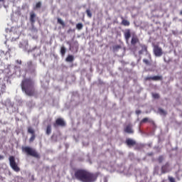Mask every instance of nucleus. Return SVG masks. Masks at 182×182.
Here are the masks:
<instances>
[{
  "label": "nucleus",
  "mask_w": 182,
  "mask_h": 182,
  "mask_svg": "<svg viewBox=\"0 0 182 182\" xmlns=\"http://www.w3.org/2000/svg\"><path fill=\"white\" fill-rule=\"evenodd\" d=\"M74 60H75V58L73 55H68L65 58L66 62H73Z\"/></svg>",
  "instance_id": "18"
},
{
  "label": "nucleus",
  "mask_w": 182,
  "mask_h": 182,
  "mask_svg": "<svg viewBox=\"0 0 182 182\" xmlns=\"http://www.w3.org/2000/svg\"><path fill=\"white\" fill-rule=\"evenodd\" d=\"M37 18V15L35 12H30V23H31V26H35L36 21Z\"/></svg>",
  "instance_id": "9"
},
{
  "label": "nucleus",
  "mask_w": 182,
  "mask_h": 182,
  "mask_svg": "<svg viewBox=\"0 0 182 182\" xmlns=\"http://www.w3.org/2000/svg\"><path fill=\"white\" fill-rule=\"evenodd\" d=\"M24 91L28 96H38V92L34 88V82L31 77L24 79Z\"/></svg>",
  "instance_id": "2"
},
{
  "label": "nucleus",
  "mask_w": 182,
  "mask_h": 182,
  "mask_svg": "<svg viewBox=\"0 0 182 182\" xmlns=\"http://www.w3.org/2000/svg\"><path fill=\"white\" fill-rule=\"evenodd\" d=\"M42 4L41 1L37 2V4H36V8H41Z\"/></svg>",
  "instance_id": "29"
},
{
  "label": "nucleus",
  "mask_w": 182,
  "mask_h": 182,
  "mask_svg": "<svg viewBox=\"0 0 182 182\" xmlns=\"http://www.w3.org/2000/svg\"><path fill=\"white\" fill-rule=\"evenodd\" d=\"M134 50H136V48H133Z\"/></svg>",
  "instance_id": "38"
},
{
  "label": "nucleus",
  "mask_w": 182,
  "mask_h": 182,
  "mask_svg": "<svg viewBox=\"0 0 182 182\" xmlns=\"http://www.w3.org/2000/svg\"><path fill=\"white\" fill-rule=\"evenodd\" d=\"M163 161H164V156H161L158 158V162H159V164H162Z\"/></svg>",
  "instance_id": "26"
},
{
  "label": "nucleus",
  "mask_w": 182,
  "mask_h": 182,
  "mask_svg": "<svg viewBox=\"0 0 182 182\" xmlns=\"http://www.w3.org/2000/svg\"><path fill=\"white\" fill-rule=\"evenodd\" d=\"M28 134H31V137L29 139V142L30 144H31L32 142H33L36 138V132L34 131V129H33V128H31V127H30L28 129Z\"/></svg>",
  "instance_id": "10"
},
{
  "label": "nucleus",
  "mask_w": 182,
  "mask_h": 182,
  "mask_svg": "<svg viewBox=\"0 0 182 182\" xmlns=\"http://www.w3.org/2000/svg\"><path fill=\"white\" fill-rule=\"evenodd\" d=\"M0 2H4V0H0Z\"/></svg>",
  "instance_id": "39"
},
{
  "label": "nucleus",
  "mask_w": 182,
  "mask_h": 182,
  "mask_svg": "<svg viewBox=\"0 0 182 182\" xmlns=\"http://www.w3.org/2000/svg\"><path fill=\"white\" fill-rule=\"evenodd\" d=\"M76 28H77V29H79V30L82 29L83 23H82L81 22L79 23H77Z\"/></svg>",
  "instance_id": "23"
},
{
  "label": "nucleus",
  "mask_w": 182,
  "mask_h": 182,
  "mask_svg": "<svg viewBox=\"0 0 182 182\" xmlns=\"http://www.w3.org/2000/svg\"><path fill=\"white\" fill-rule=\"evenodd\" d=\"M24 152L26 155L33 156V158H36L37 159H39L41 158L38 152H37L36 149H33V148H31L30 146H25Z\"/></svg>",
  "instance_id": "4"
},
{
  "label": "nucleus",
  "mask_w": 182,
  "mask_h": 182,
  "mask_svg": "<svg viewBox=\"0 0 182 182\" xmlns=\"http://www.w3.org/2000/svg\"><path fill=\"white\" fill-rule=\"evenodd\" d=\"M170 171H171V168L169 162H166L164 165H162L161 168V172L162 174L168 173Z\"/></svg>",
  "instance_id": "6"
},
{
  "label": "nucleus",
  "mask_w": 182,
  "mask_h": 182,
  "mask_svg": "<svg viewBox=\"0 0 182 182\" xmlns=\"http://www.w3.org/2000/svg\"><path fill=\"white\" fill-rule=\"evenodd\" d=\"M122 22L121 24L124 26H129L130 22L127 19H124V16H121Z\"/></svg>",
  "instance_id": "16"
},
{
  "label": "nucleus",
  "mask_w": 182,
  "mask_h": 182,
  "mask_svg": "<svg viewBox=\"0 0 182 182\" xmlns=\"http://www.w3.org/2000/svg\"><path fill=\"white\" fill-rule=\"evenodd\" d=\"M86 13H87V16H88L89 18H92V14L90 9H87V10H86Z\"/></svg>",
  "instance_id": "24"
},
{
  "label": "nucleus",
  "mask_w": 182,
  "mask_h": 182,
  "mask_svg": "<svg viewBox=\"0 0 182 182\" xmlns=\"http://www.w3.org/2000/svg\"><path fill=\"white\" fill-rule=\"evenodd\" d=\"M180 15H182V10L180 11Z\"/></svg>",
  "instance_id": "35"
},
{
  "label": "nucleus",
  "mask_w": 182,
  "mask_h": 182,
  "mask_svg": "<svg viewBox=\"0 0 182 182\" xmlns=\"http://www.w3.org/2000/svg\"><path fill=\"white\" fill-rule=\"evenodd\" d=\"M60 53L63 56H64L66 53V48L65 46H61L60 48Z\"/></svg>",
  "instance_id": "20"
},
{
  "label": "nucleus",
  "mask_w": 182,
  "mask_h": 182,
  "mask_svg": "<svg viewBox=\"0 0 182 182\" xmlns=\"http://www.w3.org/2000/svg\"><path fill=\"white\" fill-rule=\"evenodd\" d=\"M149 122H151L152 124H154V121H149Z\"/></svg>",
  "instance_id": "37"
},
{
  "label": "nucleus",
  "mask_w": 182,
  "mask_h": 182,
  "mask_svg": "<svg viewBox=\"0 0 182 182\" xmlns=\"http://www.w3.org/2000/svg\"><path fill=\"white\" fill-rule=\"evenodd\" d=\"M7 52H11V49H9V50Z\"/></svg>",
  "instance_id": "40"
},
{
  "label": "nucleus",
  "mask_w": 182,
  "mask_h": 182,
  "mask_svg": "<svg viewBox=\"0 0 182 182\" xmlns=\"http://www.w3.org/2000/svg\"><path fill=\"white\" fill-rule=\"evenodd\" d=\"M168 179L169 182H176V179L174 178H173L172 176H168Z\"/></svg>",
  "instance_id": "27"
},
{
  "label": "nucleus",
  "mask_w": 182,
  "mask_h": 182,
  "mask_svg": "<svg viewBox=\"0 0 182 182\" xmlns=\"http://www.w3.org/2000/svg\"><path fill=\"white\" fill-rule=\"evenodd\" d=\"M19 36H20V33L18 32V31L15 30L14 32L11 31V36L13 41H16V39H19Z\"/></svg>",
  "instance_id": "12"
},
{
  "label": "nucleus",
  "mask_w": 182,
  "mask_h": 182,
  "mask_svg": "<svg viewBox=\"0 0 182 182\" xmlns=\"http://www.w3.org/2000/svg\"><path fill=\"white\" fill-rule=\"evenodd\" d=\"M153 97H154L155 99H159L160 95L159 94H152Z\"/></svg>",
  "instance_id": "28"
},
{
  "label": "nucleus",
  "mask_w": 182,
  "mask_h": 182,
  "mask_svg": "<svg viewBox=\"0 0 182 182\" xmlns=\"http://www.w3.org/2000/svg\"><path fill=\"white\" fill-rule=\"evenodd\" d=\"M28 64L29 65H32V62H28Z\"/></svg>",
  "instance_id": "36"
},
{
  "label": "nucleus",
  "mask_w": 182,
  "mask_h": 182,
  "mask_svg": "<svg viewBox=\"0 0 182 182\" xmlns=\"http://www.w3.org/2000/svg\"><path fill=\"white\" fill-rule=\"evenodd\" d=\"M124 38L126 41H129V38H131V31L130 29H126L124 32Z\"/></svg>",
  "instance_id": "17"
},
{
  "label": "nucleus",
  "mask_w": 182,
  "mask_h": 182,
  "mask_svg": "<svg viewBox=\"0 0 182 182\" xmlns=\"http://www.w3.org/2000/svg\"><path fill=\"white\" fill-rule=\"evenodd\" d=\"M9 160L10 163V166L14 171H16V173L21 171V168H19V166H18V164H16V161H15V156H9Z\"/></svg>",
  "instance_id": "5"
},
{
  "label": "nucleus",
  "mask_w": 182,
  "mask_h": 182,
  "mask_svg": "<svg viewBox=\"0 0 182 182\" xmlns=\"http://www.w3.org/2000/svg\"><path fill=\"white\" fill-rule=\"evenodd\" d=\"M4 159H5V157L2 155H0V160H4Z\"/></svg>",
  "instance_id": "34"
},
{
  "label": "nucleus",
  "mask_w": 182,
  "mask_h": 182,
  "mask_svg": "<svg viewBox=\"0 0 182 182\" xmlns=\"http://www.w3.org/2000/svg\"><path fill=\"white\" fill-rule=\"evenodd\" d=\"M145 80H162L163 76L156 75L155 76H146Z\"/></svg>",
  "instance_id": "11"
},
{
  "label": "nucleus",
  "mask_w": 182,
  "mask_h": 182,
  "mask_svg": "<svg viewBox=\"0 0 182 182\" xmlns=\"http://www.w3.org/2000/svg\"><path fill=\"white\" fill-rule=\"evenodd\" d=\"M159 114H161V115H167L166 111H164V109H162V108H159Z\"/></svg>",
  "instance_id": "22"
},
{
  "label": "nucleus",
  "mask_w": 182,
  "mask_h": 182,
  "mask_svg": "<svg viewBox=\"0 0 182 182\" xmlns=\"http://www.w3.org/2000/svg\"><path fill=\"white\" fill-rule=\"evenodd\" d=\"M58 23L62 25V26H65V22L61 19V18H58Z\"/></svg>",
  "instance_id": "21"
},
{
  "label": "nucleus",
  "mask_w": 182,
  "mask_h": 182,
  "mask_svg": "<svg viewBox=\"0 0 182 182\" xmlns=\"http://www.w3.org/2000/svg\"><path fill=\"white\" fill-rule=\"evenodd\" d=\"M124 131L127 134H134V132L132 125L131 124H129V125H127V127H125Z\"/></svg>",
  "instance_id": "13"
},
{
  "label": "nucleus",
  "mask_w": 182,
  "mask_h": 182,
  "mask_svg": "<svg viewBox=\"0 0 182 182\" xmlns=\"http://www.w3.org/2000/svg\"><path fill=\"white\" fill-rule=\"evenodd\" d=\"M126 144L128 146H134V145H136V141H134V139H131L130 138L126 139Z\"/></svg>",
  "instance_id": "15"
},
{
  "label": "nucleus",
  "mask_w": 182,
  "mask_h": 182,
  "mask_svg": "<svg viewBox=\"0 0 182 182\" xmlns=\"http://www.w3.org/2000/svg\"><path fill=\"white\" fill-rule=\"evenodd\" d=\"M51 132H52V127L51 125H48L46 128V134L50 135Z\"/></svg>",
  "instance_id": "19"
},
{
  "label": "nucleus",
  "mask_w": 182,
  "mask_h": 182,
  "mask_svg": "<svg viewBox=\"0 0 182 182\" xmlns=\"http://www.w3.org/2000/svg\"><path fill=\"white\" fill-rule=\"evenodd\" d=\"M21 89H22V90H23V81H21Z\"/></svg>",
  "instance_id": "32"
},
{
  "label": "nucleus",
  "mask_w": 182,
  "mask_h": 182,
  "mask_svg": "<svg viewBox=\"0 0 182 182\" xmlns=\"http://www.w3.org/2000/svg\"><path fill=\"white\" fill-rule=\"evenodd\" d=\"M154 54L155 56H161L163 55V49L159 45L154 46Z\"/></svg>",
  "instance_id": "8"
},
{
  "label": "nucleus",
  "mask_w": 182,
  "mask_h": 182,
  "mask_svg": "<svg viewBox=\"0 0 182 182\" xmlns=\"http://www.w3.org/2000/svg\"><path fill=\"white\" fill-rule=\"evenodd\" d=\"M139 38L136 35L132 36L131 43L133 46H136V44L139 43Z\"/></svg>",
  "instance_id": "14"
},
{
  "label": "nucleus",
  "mask_w": 182,
  "mask_h": 182,
  "mask_svg": "<svg viewBox=\"0 0 182 182\" xmlns=\"http://www.w3.org/2000/svg\"><path fill=\"white\" fill-rule=\"evenodd\" d=\"M140 46L141 47V49L140 50H139V54L142 55L144 53V52H146V55L149 58V59H146V58H144L143 59V62L146 65H151L152 58H151V55L150 52H149L148 46L146 45H144L142 43L140 45Z\"/></svg>",
  "instance_id": "3"
},
{
  "label": "nucleus",
  "mask_w": 182,
  "mask_h": 182,
  "mask_svg": "<svg viewBox=\"0 0 182 182\" xmlns=\"http://www.w3.org/2000/svg\"><path fill=\"white\" fill-rule=\"evenodd\" d=\"M122 48L121 45H114L113 46V50H119Z\"/></svg>",
  "instance_id": "25"
},
{
  "label": "nucleus",
  "mask_w": 182,
  "mask_h": 182,
  "mask_svg": "<svg viewBox=\"0 0 182 182\" xmlns=\"http://www.w3.org/2000/svg\"><path fill=\"white\" fill-rule=\"evenodd\" d=\"M16 63H18V65H22V60H16Z\"/></svg>",
  "instance_id": "31"
},
{
  "label": "nucleus",
  "mask_w": 182,
  "mask_h": 182,
  "mask_svg": "<svg viewBox=\"0 0 182 182\" xmlns=\"http://www.w3.org/2000/svg\"><path fill=\"white\" fill-rule=\"evenodd\" d=\"M54 128H58V127H66V122H65L63 118H58L53 124Z\"/></svg>",
  "instance_id": "7"
},
{
  "label": "nucleus",
  "mask_w": 182,
  "mask_h": 182,
  "mask_svg": "<svg viewBox=\"0 0 182 182\" xmlns=\"http://www.w3.org/2000/svg\"><path fill=\"white\" fill-rule=\"evenodd\" d=\"M149 119L148 118H144L141 121V124H144L145 122H148Z\"/></svg>",
  "instance_id": "30"
},
{
  "label": "nucleus",
  "mask_w": 182,
  "mask_h": 182,
  "mask_svg": "<svg viewBox=\"0 0 182 182\" xmlns=\"http://www.w3.org/2000/svg\"><path fill=\"white\" fill-rule=\"evenodd\" d=\"M98 173H92L85 169H77L75 172V178L80 182H96Z\"/></svg>",
  "instance_id": "1"
},
{
  "label": "nucleus",
  "mask_w": 182,
  "mask_h": 182,
  "mask_svg": "<svg viewBox=\"0 0 182 182\" xmlns=\"http://www.w3.org/2000/svg\"><path fill=\"white\" fill-rule=\"evenodd\" d=\"M141 113V111H136V114L137 115H139Z\"/></svg>",
  "instance_id": "33"
}]
</instances>
